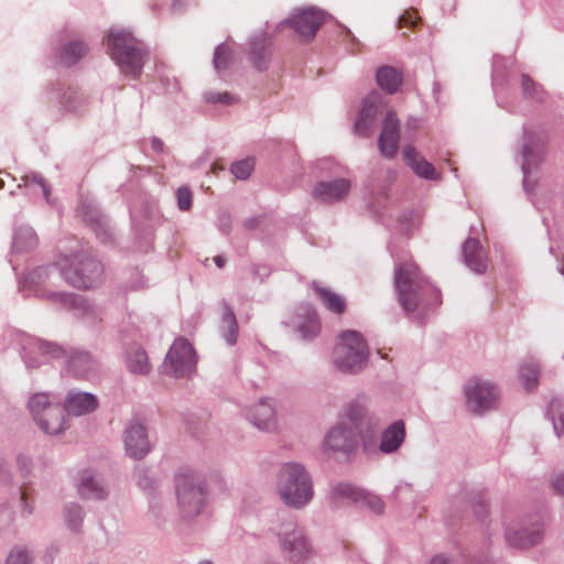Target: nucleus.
<instances>
[{"mask_svg": "<svg viewBox=\"0 0 564 564\" xmlns=\"http://www.w3.org/2000/svg\"><path fill=\"white\" fill-rule=\"evenodd\" d=\"M276 489L282 501L296 509L304 507L313 497L311 476L297 463H286L281 467Z\"/></svg>", "mask_w": 564, "mask_h": 564, "instance_id": "f257e3e1", "label": "nucleus"}, {"mask_svg": "<svg viewBox=\"0 0 564 564\" xmlns=\"http://www.w3.org/2000/svg\"><path fill=\"white\" fill-rule=\"evenodd\" d=\"M64 279L77 289H89L100 282L102 264L85 254L63 256L57 262Z\"/></svg>", "mask_w": 564, "mask_h": 564, "instance_id": "f03ea898", "label": "nucleus"}, {"mask_svg": "<svg viewBox=\"0 0 564 564\" xmlns=\"http://www.w3.org/2000/svg\"><path fill=\"white\" fill-rule=\"evenodd\" d=\"M108 46L122 73L134 77L141 73L144 58L142 44L129 32L111 31L108 35Z\"/></svg>", "mask_w": 564, "mask_h": 564, "instance_id": "7ed1b4c3", "label": "nucleus"}, {"mask_svg": "<svg viewBox=\"0 0 564 564\" xmlns=\"http://www.w3.org/2000/svg\"><path fill=\"white\" fill-rule=\"evenodd\" d=\"M368 359V346L358 332L345 330L335 349L334 365L341 372H358Z\"/></svg>", "mask_w": 564, "mask_h": 564, "instance_id": "20e7f679", "label": "nucleus"}, {"mask_svg": "<svg viewBox=\"0 0 564 564\" xmlns=\"http://www.w3.org/2000/svg\"><path fill=\"white\" fill-rule=\"evenodd\" d=\"M394 283L403 308L413 312L417 306L420 292L425 286L419 267L413 261L399 263L395 267Z\"/></svg>", "mask_w": 564, "mask_h": 564, "instance_id": "39448f33", "label": "nucleus"}, {"mask_svg": "<svg viewBox=\"0 0 564 564\" xmlns=\"http://www.w3.org/2000/svg\"><path fill=\"white\" fill-rule=\"evenodd\" d=\"M31 413L37 425L47 434H58L63 431L65 417L58 405H52L44 393L34 394L29 402Z\"/></svg>", "mask_w": 564, "mask_h": 564, "instance_id": "423d86ee", "label": "nucleus"}, {"mask_svg": "<svg viewBox=\"0 0 564 564\" xmlns=\"http://www.w3.org/2000/svg\"><path fill=\"white\" fill-rule=\"evenodd\" d=\"M176 496L178 506L186 517L196 516L200 512L205 492L203 487L196 482L192 473H183L177 476Z\"/></svg>", "mask_w": 564, "mask_h": 564, "instance_id": "0eeeda50", "label": "nucleus"}, {"mask_svg": "<svg viewBox=\"0 0 564 564\" xmlns=\"http://www.w3.org/2000/svg\"><path fill=\"white\" fill-rule=\"evenodd\" d=\"M164 365L177 377L187 376L194 371L196 365L195 352L187 339L181 337L173 343Z\"/></svg>", "mask_w": 564, "mask_h": 564, "instance_id": "6e6552de", "label": "nucleus"}, {"mask_svg": "<svg viewBox=\"0 0 564 564\" xmlns=\"http://www.w3.org/2000/svg\"><path fill=\"white\" fill-rule=\"evenodd\" d=\"M466 402L473 412H482L494 406L498 393L490 382L470 379L465 388Z\"/></svg>", "mask_w": 564, "mask_h": 564, "instance_id": "1a4fd4ad", "label": "nucleus"}, {"mask_svg": "<svg viewBox=\"0 0 564 564\" xmlns=\"http://www.w3.org/2000/svg\"><path fill=\"white\" fill-rule=\"evenodd\" d=\"M324 20L325 14L323 11L307 8L297 10L286 23L303 39L312 40L324 23Z\"/></svg>", "mask_w": 564, "mask_h": 564, "instance_id": "9d476101", "label": "nucleus"}, {"mask_svg": "<svg viewBox=\"0 0 564 564\" xmlns=\"http://www.w3.org/2000/svg\"><path fill=\"white\" fill-rule=\"evenodd\" d=\"M281 547L293 563L302 562L312 553L304 533L299 528H286L281 533Z\"/></svg>", "mask_w": 564, "mask_h": 564, "instance_id": "9b49d317", "label": "nucleus"}, {"mask_svg": "<svg viewBox=\"0 0 564 564\" xmlns=\"http://www.w3.org/2000/svg\"><path fill=\"white\" fill-rule=\"evenodd\" d=\"M400 139V123L393 111H389L383 121L382 131L379 135V149L383 156L394 158L398 152Z\"/></svg>", "mask_w": 564, "mask_h": 564, "instance_id": "f8f14e48", "label": "nucleus"}, {"mask_svg": "<svg viewBox=\"0 0 564 564\" xmlns=\"http://www.w3.org/2000/svg\"><path fill=\"white\" fill-rule=\"evenodd\" d=\"M124 445L127 453L133 458H142L150 448L145 429L142 424L131 423L124 432Z\"/></svg>", "mask_w": 564, "mask_h": 564, "instance_id": "ddd939ff", "label": "nucleus"}, {"mask_svg": "<svg viewBox=\"0 0 564 564\" xmlns=\"http://www.w3.org/2000/svg\"><path fill=\"white\" fill-rule=\"evenodd\" d=\"M349 189L350 182L346 178H338L330 182H319L313 189V197L321 203H333L346 197Z\"/></svg>", "mask_w": 564, "mask_h": 564, "instance_id": "4468645a", "label": "nucleus"}, {"mask_svg": "<svg viewBox=\"0 0 564 564\" xmlns=\"http://www.w3.org/2000/svg\"><path fill=\"white\" fill-rule=\"evenodd\" d=\"M335 494L343 498H348L354 501L364 500L368 508L375 513H382L384 509V503L382 499L378 496L366 494L359 488L351 486L350 484H339L335 488Z\"/></svg>", "mask_w": 564, "mask_h": 564, "instance_id": "2eb2a0df", "label": "nucleus"}, {"mask_svg": "<svg viewBox=\"0 0 564 564\" xmlns=\"http://www.w3.org/2000/svg\"><path fill=\"white\" fill-rule=\"evenodd\" d=\"M403 160L417 176L426 180L438 178L433 164L427 162L413 147L408 145L404 148Z\"/></svg>", "mask_w": 564, "mask_h": 564, "instance_id": "dca6fc26", "label": "nucleus"}, {"mask_svg": "<svg viewBox=\"0 0 564 564\" xmlns=\"http://www.w3.org/2000/svg\"><path fill=\"white\" fill-rule=\"evenodd\" d=\"M98 405L95 395L85 392L70 391L65 401V410L72 415H83L96 410Z\"/></svg>", "mask_w": 564, "mask_h": 564, "instance_id": "f3484780", "label": "nucleus"}, {"mask_svg": "<svg viewBox=\"0 0 564 564\" xmlns=\"http://www.w3.org/2000/svg\"><path fill=\"white\" fill-rule=\"evenodd\" d=\"M354 446V433L343 425L333 427L325 437L326 451H349Z\"/></svg>", "mask_w": 564, "mask_h": 564, "instance_id": "a211bd4d", "label": "nucleus"}, {"mask_svg": "<svg viewBox=\"0 0 564 564\" xmlns=\"http://www.w3.org/2000/svg\"><path fill=\"white\" fill-rule=\"evenodd\" d=\"M378 105L375 96H369L364 104L359 118L355 123V131L360 135H368L376 122Z\"/></svg>", "mask_w": 564, "mask_h": 564, "instance_id": "6ab92c4d", "label": "nucleus"}, {"mask_svg": "<svg viewBox=\"0 0 564 564\" xmlns=\"http://www.w3.org/2000/svg\"><path fill=\"white\" fill-rule=\"evenodd\" d=\"M463 250L467 265L475 272H485L487 260L479 241L477 239H468Z\"/></svg>", "mask_w": 564, "mask_h": 564, "instance_id": "aec40b11", "label": "nucleus"}, {"mask_svg": "<svg viewBox=\"0 0 564 564\" xmlns=\"http://www.w3.org/2000/svg\"><path fill=\"white\" fill-rule=\"evenodd\" d=\"M313 290L325 308L337 315H341L346 312L347 304L341 295L328 288L319 286L316 283L313 284Z\"/></svg>", "mask_w": 564, "mask_h": 564, "instance_id": "412c9836", "label": "nucleus"}, {"mask_svg": "<svg viewBox=\"0 0 564 564\" xmlns=\"http://www.w3.org/2000/svg\"><path fill=\"white\" fill-rule=\"evenodd\" d=\"M126 365L129 371L135 375H148L151 370L147 351L138 345L131 346L127 351Z\"/></svg>", "mask_w": 564, "mask_h": 564, "instance_id": "4be33fe9", "label": "nucleus"}, {"mask_svg": "<svg viewBox=\"0 0 564 564\" xmlns=\"http://www.w3.org/2000/svg\"><path fill=\"white\" fill-rule=\"evenodd\" d=\"M405 436L404 424L397 421L384 430L381 437L380 451L392 453L399 448Z\"/></svg>", "mask_w": 564, "mask_h": 564, "instance_id": "5701e85b", "label": "nucleus"}, {"mask_svg": "<svg viewBox=\"0 0 564 564\" xmlns=\"http://www.w3.org/2000/svg\"><path fill=\"white\" fill-rule=\"evenodd\" d=\"M251 416L253 424L261 430H271L275 425L274 410L265 401H261L253 406Z\"/></svg>", "mask_w": 564, "mask_h": 564, "instance_id": "b1692460", "label": "nucleus"}, {"mask_svg": "<svg viewBox=\"0 0 564 564\" xmlns=\"http://www.w3.org/2000/svg\"><path fill=\"white\" fill-rule=\"evenodd\" d=\"M542 539V530L536 527L532 530H523L521 532L518 531H508L507 540L508 542L517 547H529L539 543Z\"/></svg>", "mask_w": 564, "mask_h": 564, "instance_id": "393cba45", "label": "nucleus"}, {"mask_svg": "<svg viewBox=\"0 0 564 564\" xmlns=\"http://www.w3.org/2000/svg\"><path fill=\"white\" fill-rule=\"evenodd\" d=\"M376 77L378 85L388 94L395 93L402 83V75L390 66L380 67Z\"/></svg>", "mask_w": 564, "mask_h": 564, "instance_id": "a878e982", "label": "nucleus"}, {"mask_svg": "<svg viewBox=\"0 0 564 564\" xmlns=\"http://www.w3.org/2000/svg\"><path fill=\"white\" fill-rule=\"evenodd\" d=\"M86 52L87 48L83 42L72 41L62 47L58 58L63 65L70 66L76 64Z\"/></svg>", "mask_w": 564, "mask_h": 564, "instance_id": "bb28decb", "label": "nucleus"}, {"mask_svg": "<svg viewBox=\"0 0 564 564\" xmlns=\"http://www.w3.org/2000/svg\"><path fill=\"white\" fill-rule=\"evenodd\" d=\"M78 491L85 499H102L106 496L104 487L90 475H83Z\"/></svg>", "mask_w": 564, "mask_h": 564, "instance_id": "cd10ccee", "label": "nucleus"}, {"mask_svg": "<svg viewBox=\"0 0 564 564\" xmlns=\"http://www.w3.org/2000/svg\"><path fill=\"white\" fill-rule=\"evenodd\" d=\"M221 329L224 332V337L229 345L236 344L237 334H238V324L232 310L225 304L224 305V315L221 321Z\"/></svg>", "mask_w": 564, "mask_h": 564, "instance_id": "c85d7f7f", "label": "nucleus"}, {"mask_svg": "<svg viewBox=\"0 0 564 564\" xmlns=\"http://www.w3.org/2000/svg\"><path fill=\"white\" fill-rule=\"evenodd\" d=\"M521 85L525 98L536 102H543L545 100L546 94L543 88L534 83L528 75H522Z\"/></svg>", "mask_w": 564, "mask_h": 564, "instance_id": "c756f323", "label": "nucleus"}, {"mask_svg": "<svg viewBox=\"0 0 564 564\" xmlns=\"http://www.w3.org/2000/svg\"><path fill=\"white\" fill-rule=\"evenodd\" d=\"M554 431L557 436H564V404L560 400H552L549 405Z\"/></svg>", "mask_w": 564, "mask_h": 564, "instance_id": "7c9ffc66", "label": "nucleus"}, {"mask_svg": "<svg viewBox=\"0 0 564 564\" xmlns=\"http://www.w3.org/2000/svg\"><path fill=\"white\" fill-rule=\"evenodd\" d=\"M321 322L316 312H313L304 323L299 326V332L303 338L311 339L318 335Z\"/></svg>", "mask_w": 564, "mask_h": 564, "instance_id": "2f4dec72", "label": "nucleus"}, {"mask_svg": "<svg viewBox=\"0 0 564 564\" xmlns=\"http://www.w3.org/2000/svg\"><path fill=\"white\" fill-rule=\"evenodd\" d=\"M37 245V237L32 229H20L14 237V247L17 249L33 248Z\"/></svg>", "mask_w": 564, "mask_h": 564, "instance_id": "473e14b6", "label": "nucleus"}, {"mask_svg": "<svg viewBox=\"0 0 564 564\" xmlns=\"http://www.w3.org/2000/svg\"><path fill=\"white\" fill-rule=\"evenodd\" d=\"M539 369L534 362L524 364L521 367L520 376L528 390H533L538 386Z\"/></svg>", "mask_w": 564, "mask_h": 564, "instance_id": "72a5a7b5", "label": "nucleus"}, {"mask_svg": "<svg viewBox=\"0 0 564 564\" xmlns=\"http://www.w3.org/2000/svg\"><path fill=\"white\" fill-rule=\"evenodd\" d=\"M91 365L90 356L84 352L74 356L69 361V367L78 376H85Z\"/></svg>", "mask_w": 564, "mask_h": 564, "instance_id": "f704fd0d", "label": "nucleus"}, {"mask_svg": "<svg viewBox=\"0 0 564 564\" xmlns=\"http://www.w3.org/2000/svg\"><path fill=\"white\" fill-rule=\"evenodd\" d=\"M232 56L231 48L221 44L215 50L214 64L217 70L225 69L228 67Z\"/></svg>", "mask_w": 564, "mask_h": 564, "instance_id": "c9c22d12", "label": "nucleus"}, {"mask_svg": "<svg viewBox=\"0 0 564 564\" xmlns=\"http://www.w3.org/2000/svg\"><path fill=\"white\" fill-rule=\"evenodd\" d=\"M254 162L252 159H245L231 165V173L239 180H247L253 171Z\"/></svg>", "mask_w": 564, "mask_h": 564, "instance_id": "e433bc0d", "label": "nucleus"}, {"mask_svg": "<svg viewBox=\"0 0 564 564\" xmlns=\"http://www.w3.org/2000/svg\"><path fill=\"white\" fill-rule=\"evenodd\" d=\"M58 300L61 304L68 308H84L86 305L82 296L74 294H59Z\"/></svg>", "mask_w": 564, "mask_h": 564, "instance_id": "4c0bfd02", "label": "nucleus"}, {"mask_svg": "<svg viewBox=\"0 0 564 564\" xmlns=\"http://www.w3.org/2000/svg\"><path fill=\"white\" fill-rule=\"evenodd\" d=\"M29 553L22 549H13L7 558V564H30Z\"/></svg>", "mask_w": 564, "mask_h": 564, "instance_id": "58836bf2", "label": "nucleus"}, {"mask_svg": "<svg viewBox=\"0 0 564 564\" xmlns=\"http://www.w3.org/2000/svg\"><path fill=\"white\" fill-rule=\"evenodd\" d=\"M420 21V18L417 15V12L414 10L405 11L399 19V28H414L417 22Z\"/></svg>", "mask_w": 564, "mask_h": 564, "instance_id": "ea45409f", "label": "nucleus"}, {"mask_svg": "<svg viewBox=\"0 0 564 564\" xmlns=\"http://www.w3.org/2000/svg\"><path fill=\"white\" fill-rule=\"evenodd\" d=\"M177 205L182 210H188L192 205V193L187 187H180L177 191Z\"/></svg>", "mask_w": 564, "mask_h": 564, "instance_id": "a19ab883", "label": "nucleus"}, {"mask_svg": "<svg viewBox=\"0 0 564 564\" xmlns=\"http://www.w3.org/2000/svg\"><path fill=\"white\" fill-rule=\"evenodd\" d=\"M67 523L68 527L73 530L77 529V527L82 522V510L78 506H73L67 511Z\"/></svg>", "mask_w": 564, "mask_h": 564, "instance_id": "79ce46f5", "label": "nucleus"}, {"mask_svg": "<svg viewBox=\"0 0 564 564\" xmlns=\"http://www.w3.org/2000/svg\"><path fill=\"white\" fill-rule=\"evenodd\" d=\"M207 100L210 102H223V104H231L234 102V97L227 93L224 94H209L207 96Z\"/></svg>", "mask_w": 564, "mask_h": 564, "instance_id": "37998d69", "label": "nucleus"}, {"mask_svg": "<svg viewBox=\"0 0 564 564\" xmlns=\"http://www.w3.org/2000/svg\"><path fill=\"white\" fill-rule=\"evenodd\" d=\"M41 349L43 350L44 354H47L54 358H57V357H61L64 355L63 349L54 344H43L41 346Z\"/></svg>", "mask_w": 564, "mask_h": 564, "instance_id": "c03bdc74", "label": "nucleus"}, {"mask_svg": "<svg viewBox=\"0 0 564 564\" xmlns=\"http://www.w3.org/2000/svg\"><path fill=\"white\" fill-rule=\"evenodd\" d=\"M364 409L360 405H351L347 411L349 420L357 424L358 420L362 416Z\"/></svg>", "mask_w": 564, "mask_h": 564, "instance_id": "a18cd8bd", "label": "nucleus"}, {"mask_svg": "<svg viewBox=\"0 0 564 564\" xmlns=\"http://www.w3.org/2000/svg\"><path fill=\"white\" fill-rule=\"evenodd\" d=\"M26 182L37 184L42 188V192H43L45 198H48L50 189L41 176H39V175L26 176Z\"/></svg>", "mask_w": 564, "mask_h": 564, "instance_id": "49530a36", "label": "nucleus"}, {"mask_svg": "<svg viewBox=\"0 0 564 564\" xmlns=\"http://www.w3.org/2000/svg\"><path fill=\"white\" fill-rule=\"evenodd\" d=\"M553 488L557 494L564 495V474L558 475L553 480Z\"/></svg>", "mask_w": 564, "mask_h": 564, "instance_id": "de8ad7c7", "label": "nucleus"}, {"mask_svg": "<svg viewBox=\"0 0 564 564\" xmlns=\"http://www.w3.org/2000/svg\"><path fill=\"white\" fill-rule=\"evenodd\" d=\"M431 564H453L447 557L443 555H436L432 558Z\"/></svg>", "mask_w": 564, "mask_h": 564, "instance_id": "09e8293b", "label": "nucleus"}, {"mask_svg": "<svg viewBox=\"0 0 564 564\" xmlns=\"http://www.w3.org/2000/svg\"><path fill=\"white\" fill-rule=\"evenodd\" d=\"M214 261L218 268H223L225 265V259L221 256L215 257Z\"/></svg>", "mask_w": 564, "mask_h": 564, "instance_id": "8fccbe9b", "label": "nucleus"}, {"mask_svg": "<svg viewBox=\"0 0 564 564\" xmlns=\"http://www.w3.org/2000/svg\"><path fill=\"white\" fill-rule=\"evenodd\" d=\"M162 147V143L160 141H153V148L156 150H160Z\"/></svg>", "mask_w": 564, "mask_h": 564, "instance_id": "3c124183", "label": "nucleus"}, {"mask_svg": "<svg viewBox=\"0 0 564 564\" xmlns=\"http://www.w3.org/2000/svg\"><path fill=\"white\" fill-rule=\"evenodd\" d=\"M21 499H22L23 501H25V499H26V492H25V490H23V491L21 492Z\"/></svg>", "mask_w": 564, "mask_h": 564, "instance_id": "603ef678", "label": "nucleus"}, {"mask_svg": "<svg viewBox=\"0 0 564 564\" xmlns=\"http://www.w3.org/2000/svg\"><path fill=\"white\" fill-rule=\"evenodd\" d=\"M45 270L44 269H40L37 270L36 272H34V274H37L39 276L41 275L42 272H44Z\"/></svg>", "mask_w": 564, "mask_h": 564, "instance_id": "864d4df0", "label": "nucleus"}, {"mask_svg": "<svg viewBox=\"0 0 564 564\" xmlns=\"http://www.w3.org/2000/svg\"><path fill=\"white\" fill-rule=\"evenodd\" d=\"M4 187V181L2 178H0V189H2Z\"/></svg>", "mask_w": 564, "mask_h": 564, "instance_id": "5fc2aeb1", "label": "nucleus"}, {"mask_svg": "<svg viewBox=\"0 0 564 564\" xmlns=\"http://www.w3.org/2000/svg\"><path fill=\"white\" fill-rule=\"evenodd\" d=\"M200 564H213V563H212V562H209V561H204V562H202Z\"/></svg>", "mask_w": 564, "mask_h": 564, "instance_id": "6e6d98bb", "label": "nucleus"}, {"mask_svg": "<svg viewBox=\"0 0 564 564\" xmlns=\"http://www.w3.org/2000/svg\"><path fill=\"white\" fill-rule=\"evenodd\" d=\"M216 169H217V165L215 164V165L213 166V172H214V173L216 172Z\"/></svg>", "mask_w": 564, "mask_h": 564, "instance_id": "4d7b16f0", "label": "nucleus"}]
</instances>
